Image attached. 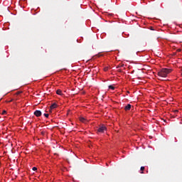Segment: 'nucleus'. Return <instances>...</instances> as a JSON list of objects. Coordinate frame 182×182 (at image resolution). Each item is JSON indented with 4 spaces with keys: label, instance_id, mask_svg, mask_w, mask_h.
<instances>
[{
    "label": "nucleus",
    "instance_id": "6e6552de",
    "mask_svg": "<svg viewBox=\"0 0 182 182\" xmlns=\"http://www.w3.org/2000/svg\"><path fill=\"white\" fill-rule=\"evenodd\" d=\"M144 168H145L144 166H141V174H143V173H144L143 171H144Z\"/></svg>",
    "mask_w": 182,
    "mask_h": 182
},
{
    "label": "nucleus",
    "instance_id": "f03ea898",
    "mask_svg": "<svg viewBox=\"0 0 182 182\" xmlns=\"http://www.w3.org/2000/svg\"><path fill=\"white\" fill-rule=\"evenodd\" d=\"M107 128H106V126L105 125H101L99 129H98V132L99 133H105V131H106Z\"/></svg>",
    "mask_w": 182,
    "mask_h": 182
},
{
    "label": "nucleus",
    "instance_id": "1a4fd4ad",
    "mask_svg": "<svg viewBox=\"0 0 182 182\" xmlns=\"http://www.w3.org/2000/svg\"><path fill=\"white\" fill-rule=\"evenodd\" d=\"M109 89H111L112 90H114V87L113 85H109Z\"/></svg>",
    "mask_w": 182,
    "mask_h": 182
},
{
    "label": "nucleus",
    "instance_id": "423d86ee",
    "mask_svg": "<svg viewBox=\"0 0 182 182\" xmlns=\"http://www.w3.org/2000/svg\"><path fill=\"white\" fill-rule=\"evenodd\" d=\"M80 122H82V123H86V119L84 117H80Z\"/></svg>",
    "mask_w": 182,
    "mask_h": 182
},
{
    "label": "nucleus",
    "instance_id": "39448f33",
    "mask_svg": "<svg viewBox=\"0 0 182 182\" xmlns=\"http://www.w3.org/2000/svg\"><path fill=\"white\" fill-rule=\"evenodd\" d=\"M58 107V105H56V103H53L51 106H50V109H56Z\"/></svg>",
    "mask_w": 182,
    "mask_h": 182
},
{
    "label": "nucleus",
    "instance_id": "4468645a",
    "mask_svg": "<svg viewBox=\"0 0 182 182\" xmlns=\"http://www.w3.org/2000/svg\"><path fill=\"white\" fill-rule=\"evenodd\" d=\"M177 112H178V110H175V112L177 113Z\"/></svg>",
    "mask_w": 182,
    "mask_h": 182
},
{
    "label": "nucleus",
    "instance_id": "f257e3e1",
    "mask_svg": "<svg viewBox=\"0 0 182 182\" xmlns=\"http://www.w3.org/2000/svg\"><path fill=\"white\" fill-rule=\"evenodd\" d=\"M172 70L168 68H162L158 72L157 75L159 76V80H161L164 77H167L168 73H171Z\"/></svg>",
    "mask_w": 182,
    "mask_h": 182
},
{
    "label": "nucleus",
    "instance_id": "f8f14e48",
    "mask_svg": "<svg viewBox=\"0 0 182 182\" xmlns=\"http://www.w3.org/2000/svg\"><path fill=\"white\" fill-rule=\"evenodd\" d=\"M1 114H6V111H5V110L3 111L2 113H1Z\"/></svg>",
    "mask_w": 182,
    "mask_h": 182
},
{
    "label": "nucleus",
    "instance_id": "0eeeda50",
    "mask_svg": "<svg viewBox=\"0 0 182 182\" xmlns=\"http://www.w3.org/2000/svg\"><path fill=\"white\" fill-rule=\"evenodd\" d=\"M56 93H57V95H59L60 96H62V90H57Z\"/></svg>",
    "mask_w": 182,
    "mask_h": 182
},
{
    "label": "nucleus",
    "instance_id": "ddd939ff",
    "mask_svg": "<svg viewBox=\"0 0 182 182\" xmlns=\"http://www.w3.org/2000/svg\"><path fill=\"white\" fill-rule=\"evenodd\" d=\"M16 95H21V92H16Z\"/></svg>",
    "mask_w": 182,
    "mask_h": 182
},
{
    "label": "nucleus",
    "instance_id": "9b49d317",
    "mask_svg": "<svg viewBox=\"0 0 182 182\" xmlns=\"http://www.w3.org/2000/svg\"><path fill=\"white\" fill-rule=\"evenodd\" d=\"M45 117H49V114H44Z\"/></svg>",
    "mask_w": 182,
    "mask_h": 182
},
{
    "label": "nucleus",
    "instance_id": "9d476101",
    "mask_svg": "<svg viewBox=\"0 0 182 182\" xmlns=\"http://www.w3.org/2000/svg\"><path fill=\"white\" fill-rule=\"evenodd\" d=\"M36 170H38V168H36V167H33V171H36Z\"/></svg>",
    "mask_w": 182,
    "mask_h": 182
},
{
    "label": "nucleus",
    "instance_id": "7ed1b4c3",
    "mask_svg": "<svg viewBox=\"0 0 182 182\" xmlns=\"http://www.w3.org/2000/svg\"><path fill=\"white\" fill-rule=\"evenodd\" d=\"M34 114L36 116V117H41V116H42V112H41V110H36L34 112Z\"/></svg>",
    "mask_w": 182,
    "mask_h": 182
},
{
    "label": "nucleus",
    "instance_id": "20e7f679",
    "mask_svg": "<svg viewBox=\"0 0 182 182\" xmlns=\"http://www.w3.org/2000/svg\"><path fill=\"white\" fill-rule=\"evenodd\" d=\"M132 109V105L128 104L127 106H125L124 107V110L127 111V110H130Z\"/></svg>",
    "mask_w": 182,
    "mask_h": 182
}]
</instances>
